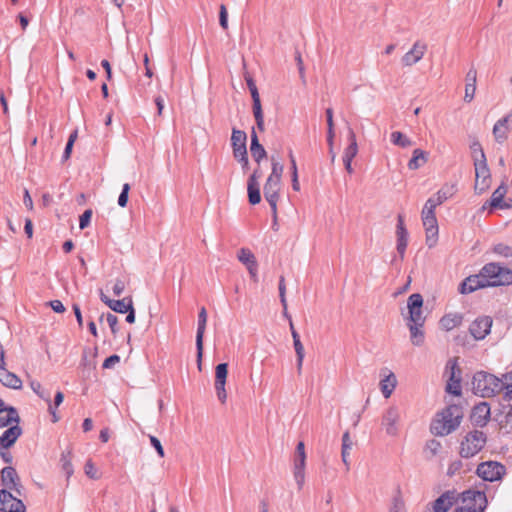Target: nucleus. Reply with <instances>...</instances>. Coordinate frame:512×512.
I'll list each match as a JSON object with an SVG mask.
<instances>
[{
    "mask_svg": "<svg viewBox=\"0 0 512 512\" xmlns=\"http://www.w3.org/2000/svg\"><path fill=\"white\" fill-rule=\"evenodd\" d=\"M397 377L391 370H384L379 382L380 391L385 399H389L397 387Z\"/></svg>",
    "mask_w": 512,
    "mask_h": 512,
    "instance_id": "nucleus-24",
    "label": "nucleus"
},
{
    "mask_svg": "<svg viewBox=\"0 0 512 512\" xmlns=\"http://www.w3.org/2000/svg\"><path fill=\"white\" fill-rule=\"evenodd\" d=\"M206 323H207V312H206V309L203 307L200 309V312L198 315V327H197V335H196L197 363H198L199 370H201V364H202L203 338H204V333H205V329H206Z\"/></svg>",
    "mask_w": 512,
    "mask_h": 512,
    "instance_id": "nucleus-19",
    "label": "nucleus"
},
{
    "mask_svg": "<svg viewBox=\"0 0 512 512\" xmlns=\"http://www.w3.org/2000/svg\"><path fill=\"white\" fill-rule=\"evenodd\" d=\"M396 236H397V251L401 256L404 255L405 250L408 245V230L405 227L404 220L401 216L398 217L397 226H396Z\"/></svg>",
    "mask_w": 512,
    "mask_h": 512,
    "instance_id": "nucleus-32",
    "label": "nucleus"
},
{
    "mask_svg": "<svg viewBox=\"0 0 512 512\" xmlns=\"http://www.w3.org/2000/svg\"><path fill=\"white\" fill-rule=\"evenodd\" d=\"M18 510H26L22 501L12 496L5 489L0 490V511L14 512Z\"/></svg>",
    "mask_w": 512,
    "mask_h": 512,
    "instance_id": "nucleus-26",
    "label": "nucleus"
},
{
    "mask_svg": "<svg viewBox=\"0 0 512 512\" xmlns=\"http://www.w3.org/2000/svg\"><path fill=\"white\" fill-rule=\"evenodd\" d=\"M120 361V358L118 355H112L105 359L103 363V368L108 369L117 364Z\"/></svg>",
    "mask_w": 512,
    "mask_h": 512,
    "instance_id": "nucleus-57",
    "label": "nucleus"
},
{
    "mask_svg": "<svg viewBox=\"0 0 512 512\" xmlns=\"http://www.w3.org/2000/svg\"><path fill=\"white\" fill-rule=\"evenodd\" d=\"M334 137H335L334 127L328 128V130H327V142H328V145H329V152L331 154V160L332 161H334L335 158H336V154H335L334 149H333Z\"/></svg>",
    "mask_w": 512,
    "mask_h": 512,
    "instance_id": "nucleus-50",
    "label": "nucleus"
},
{
    "mask_svg": "<svg viewBox=\"0 0 512 512\" xmlns=\"http://www.w3.org/2000/svg\"><path fill=\"white\" fill-rule=\"evenodd\" d=\"M475 166V191L479 194L488 190L491 183L490 172L486 163L484 151L480 144L472 146Z\"/></svg>",
    "mask_w": 512,
    "mask_h": 512,
    "instance_id": "nucleus-3",
    "label": "nucleus"
},
{
    "mask_svg": "<svg viewBox=\"0 0 512 512\" xmlns=\"http://www.w3.org/2000/svg\"><path fill=\"white\" fill-rule=\"evenodd\" d=\"M237 259L247 269L250 279L257 282L259 269L255 254L249 248H240L237 251Z\"/></svg>",
    "mask_w": 512,
    "mask_h": 512,
    "instance_id": "nucleus-13",
    "label": "nucleus"
},
{
    "mask_svg": "<svg viewBox=\"0 0 512 512\" xmlns=\"http://www.w3.org/2000/svg\"><path fill=\"white\" fill-rule=\"evenodd\" d=\"M98 292L101 301L116 313L125 314L127 311L130 310L131 306L133 305V300L131 297H125L120 300H113L109 298L103 292V290L100 289Z\"/></svg>",
    "mask_w": 512,
    "mask_h": 512,
    "instance_id": "nucleus-20",
    "label": "nucleus"
},
{
    "mask_svg": "<svg viewBox=\"0 0 512 512\" xmlns=\"http://www.w3.org/2000/svg\"><path fill=\"white\" fill-rule=\"evenodd\" d=\"M463 412L456 405L449 406L439 412L431 424V431L436 436H446L455 431L461 424Z\"/></svg>",
    "mask_w": 512,
    "mask_h": 512,
    "instance_id": "nucleus-1",
    "label": "nucleus"
},
{
    "mask_svg": "<svg viewBox=\"0 0 512 512\" xmlns=\"http://www.w3.org/2000/svg\"><path fill=\"white\" fill-rule=\"evenodd\" d=\"M502 382L496 376L487 372H477L472 379V390L481 397H490L499 392Z\"/></svg>",
    "mask_w": 512,
    "mask_h": 512,
    "instance_id": "nucleus-5",
    "label": "nucleus"
},
{
    "mask_svg": "<svg viewBox=\"0 0 512 512\" xmlns=\"http://www.w3.org/2000/svg\"><path fill=\"white\" fill-rule=\"evenodd\" d=\"M390 141L394 146L400 148H409L413 145L412 140L401 131H393L390 134Z\"/></svg>",
    "mask_w": 512,
    "mask_h": 512,
    "instance_id": "nucleus-40",
    "label": "nucleus"
},
{
    "mask_svg": "<svg viewBox=\"0 0 512 512\" xmlns=\"http://www.w3.org/2000/svg\"><path fill=\"white\" fill-rule=\"evenodd\" d=\"M17 473L14 468L6 467L1 471V482L3 486L9 489H13L16 487L17 483Z\"/></svg>",
    "mask_w": 512,
    "mask_h": 512,
    "instance_id": "nucleus-38",
    "label": "nucleus"
},
{
    "mask_svg": "<svg viewBox=\"0 0 512 512\" xmlns=\"http://www.w3.org/2000/svg\"><path fill=\"white\" fill-rule=\"evenodd\" d=\"M247 83H248V87L250 89L253 101L260 100L258 89H257L256 85L254 84V82L252 81V79H249L247 81Z\"/></svg>",
    "mask_w": 512,
    "mask_h": 512,
    "instance_id": "nucleus-58",
    "label": "nucleus"
},
{
    "mask_svg": "<svg viewBox=\"0 0 512 512\" xmlns=\"http://www.w3.org/2000/svg\"><path fill=\"white\" fill-rule=\"evenodd\" d=\"M457 188L453 183H445L438 191L429 199L426 200L425 204L437 208L445 201L451 199L456 194Z\"/></svg>",
    "mask_w": 512,
    "mask_h": 512,
    "instance_id": "nucleus-18",
    "label": "nucleus"
},
{
    "mask_svg": "<svg viewBox=\"0 0 512 512\" xmlns=\"http://www.w3.org/2000/svg\"><path fill=\"white\" fill-rule=\"evenodd\" d=\"M441 443L437 440L428 441L424 448L423 453L427 459H432L436 457L441 451Z\"/></svg>",
    "mask_w": 512,
    "mask_h": 512,
    "instance_id": "nucleus-43",
    "label": "nucleus"
},
{
    "mask_svg": "<svg viewBox=\"0 0 512 512\" xmlns=\"http://www.w3.org/2000/svg\"><path fill=\"white\" fill-rule=\"evenodd\" d=\"M250 151L257 163L261 162L267 156L264 147L260 144L258 136L254 131L251 134Z\"/></svg>",
    "mask_w": 512,
    "mask_h": 512,
    "instance_id": "nucleus-36",
    "label": "nucleus"
},
{
    "mask_svg": "<svg viewBox=\"0 0 512 512\" xmlns=\"http://www.w3.org/2000/svg\"><path fill=\"white\" fill-rule=\"evenodd\" d=\"M507 187L502 184L493 193L489 201V205L494 209H510L512 208V198H505Z\"/></svg>",
    "mask_w": 512,
    "mask_h": 512,
    "instance_id": "nucleus-25",
    "label": "nucleus"
},
{
    "mask_svg": "<svg viewBox=\"0 0 512 512\" xmlns=\"http://www.w3.org/2000/svg\"><path fill=\"white\" fill-rule=\"evenodd\" d=\"M456 502V493L447 491L438 497L432 504L433 512H447Z\"/></svg>",
    "mask_w": 512,
    "mask_h": 512,
    "instance_id": "nucleus-29",
    "label": "nucleus"
},
{
    "mask_svg": "<svg viewBox=\"0 0 512 512\" xmlns=\"http://www.w3.org/2000/svg\"><path fill=\"white\" fill-rule=\"evenodd\" d=\"M13 424H19L17 411L12 407H6L0 402V428L10 427Z\"/></svg>",
    "mask_w": 512,
    "mask_h": 512,
    "instance_id": "nucleus-30",
    "label": "nucleus"
},
{
    "mask_svg": "<svg viewBox=\"0 0 512 512\" xmlns=\"http://www.w3.org/2000/svg\"><path fill=\"white\" fill-rule=\"evenodd\" d=\"M428 46L424 41H415L409 50L402 56L401 63L404 67H412L419 63L425 56Z\"/></svg>",
    "mask_w": 512,
    "mask_h": 512,
    "instance_id": "nucleus-12",
    "label": "nucleus"
},
{
    "mask_svg": "<svg viewBox=\"0 0 512 512\" xmlns=\"http://www.w3.org/2000/svg\"><path fill=\"white\" fill-rule=\"evenodd\" d=\"M126 289V283L124 280L117 278L114 280L112 285V291L115 296H120Z\"/></svg>",
    "mask_w": 512,
    "mask_h": 512,
    "instance_id": "nucleus-49",
    "label": "nucleus"
},
{
    "mask_svg": "<svg viewBox=\"0 0 512 512\" xmlns=\"http://www.w3.org/2000/svg\"><path fill=\"white\" fill-rule=\"evenodd\" d=\"M296 457L306 458L305 445L304 442H298L296 446Z\"/></svg>",
    "mask_w": 512,
    "mask_h": 512,
    "instance_id": "nucleus-62",
    "label": "nucleus"
},
{
    "mask_svg": "<svg viewBox=\"0 0 512 512\" xmlns=\"http://www.w3.org/2000/svg\"><path fill=\"white\" fill-rule=\"evenodd\" d=\"M231 147L233 158L240 164L241 169L247 172L250 168V162L247 152V135L239 129H232Z\"/></svg>",
    "mask_w": 512,
    "mask_h": 512,
    "instance_id": "nucleus-8",
    "label": "nucleus"
},
{
    "mask_svg": "<svg viewBox=\"0 0 512 512\" xmlns=\"http://www.w3.org/2000/svg\"><path fill=\"white\" fill-rule=\"evenodd\" d=\"M84 473L91 480H99L101 473L92 460H87L84 465Z\"/></svg>",
    "mask_w": 512,
    "mask_h": 512,
    "instance_id": "nucleus-45",
    "label": "nucleus"
},
{
    "mask_svg": "<svg viewBox=\"0 0 512 512\" xmlns=\"http://www.w3.org/2000/svg\"><path fill=\"white\" fill-rule=\"evenodd\" d=\"M446 374L449 376V381L447 384V391L454 394L460 395L461 393V385H460V370L458 368L457 362L455 360H449L446 368Z\"/></svg>",
    "mask_w": 512,
    "mask_h": 512,
    "instance_id": "nucleus-17",
    "label": "nucleus"
},
{
    "mask_svg": "<svg viewBox=\"0 0 512 512\" xmlns=\"http://www.w3.org/2000/svg\"><path fill=\"white\" fill-rule=\"evenodd\" d=\"M492 324L491 317L479 316L469 325V332L475 340H483L490 333Z\"/></svg>",
    "mask_w": 512,
    "mask_h": 512,
    "instance_id": "nucleus-15",
    "label": "nucleus"
},
{
    "mask_svg": "<svg viewBox=\"0 0 512 512\" xmlns=\"http://www.w3.org/2000/svg\"><path fill=\"white\" fill-rule=\"evenodd\" d=\"M29 385L31 387V389L38 395L40 396L41 398H44L47 402H48V410L50 412V414L52 415V418H53V422H57L58 421V416L56 414V410L52 407L51 403H50V400L49 398H46L42 392V385L39 381L37 380H33L31 379L29 381Z\"/></svg>",
    "mask_w": 512,
    "mask_h": 512,
    "instance_id": "nucleus-42",
    "label": "nucleus"
},
{
    "mask_svg": "<svg viewBox=\"0 0 512 512\" xmlns=\"http://www.w3.org/2000/svg\"><path fill=\"white\" fill-rule=\"evenodd\" d=\"M228 375V364L220 363L215 367V391L218 400L224 404L227 401L226 379Z\"/></svg>",
    "mask_w": 512,
    "mask_h": 512,
    "instance_id": "nucleus-16",
    "label": "nucleus"
},
{
    "mask_svg": "<svg viewBox=\"0 0 512 512\" xmlns=\"http://www.w3.org/2000/svg\"><path fill=\"white\" fill-rule=\"evenodd\" d=\"M290 170H291L292 188L294 191L299 192L301 188H300V183H299L298 167H297L296 159L292 153L290 154Z\"/></svg>",
    "mask_w": 512,
    "mask_h": 512,
    "instance_id": "nucleus-44",
    "label": "nucleus"
},
{
    "mask_svg": "<svg viewBox=\"0 0 512 512\" xmlns=\"http://www.w3.org/2000/svg\"><path fill=\"white\" fill-rule=\"evenodd\" d=\"M220 24L224 29L228 27L227 11L224 6H221L220 9Z\"/></svg>",
    "mask_w": 512,
    "mask_h": 512,
    "instance_id": "nucleus-61",
    "label": "nucleus"
},
{
    "mask_svg": "<svg viewBox=\"0 0 512 512\" xmlns=\"http://www.w3.org/2000/svg\"><path fill=\"white\" fill-rule=\"evenodd\" d=\"M283 166L275 161L271 166V173L267 177L263 192L266 201L269 203L273 214L277 212V204L280 197Z\"/></svg>",
    "mask_w": 512,
    "mask_h": 512,
    "instance_id": "nucleus-2",
    "label": "nucleus"
},
{
    "mask_svg": "<svg viewBox=\"0 0 512 512\" xmlns=\"http://www.w3.org/2000/svg\"><path fill=\"white\" fill-rule=\"evenodd\" d=\"M25 232L28 236V238H32L33 237V224H32V221L30 219H26L25 220Z\"/></svg>",
    "mask_w": 512,
    "mask_h": 512,
    "instance_id": "nucleus-63",
    "label": "nucleus"
},
{
    "mask_svg": "<svg viewBox=\"0 0 512 512\" xmlns=\"http://www.w3.org/2000/svg\"><path fill=\"white\" fill-rule=\"evenodd\" d=\"M436 208L424 204L421 210V222L425 233V244L428 248H434L439 241V224L436 217Z\"/></svg>",
    "mask_w": 512,
    "mask_h": 512,
    "instance_id": "nucleus-4",
    "label": "nucleus"
},
{
    "mask_svg": "<svg viewBox=\"0 0 512 512\" xmlns=\"http://www.w3.org/2000/svg\"><path fill=\"white\" fill-rule=\"evenodd\" d=\"M504 473V466L495 461L484 462L477 467L478 476L485 481H498L503 477Z\"/></svg>",
    "mask_w": 512,
    "mask_h": 512,
    "instance_id": "nucleus-11",
    "label": "nucleus"
},
{
    "mask_svg": "<svg viewBox=\"0 0 512 512\" xmlns=\"http://www.w3.org/2000/svg\"><path fill=\"white\" fill-rule=\"evenodd\" d=\"M106 319H107V322H108V324H109V326L111 328L112 333L114 335H116L117 332H118V319H117V317L115 315H113V314H108Z\"/></svg>",
    "mask_w": 512,
    "mask_h": 512,
    "instance_id": "nucleus-55",
    "label": "nucleus"
},
{
    "mask_svg": "<svg viewBox=\"0 0 512 512\" xmlns=\"http://www.w3.org/2000/svg\"><path fill=\"white\" fill-rule=\"evenodd\" d=\"M21 435L19 424H13L0 436V445L3 448L12 446Z\"/></svg>",
    "mask_w": 512,
    "mask_h": 512,
    "instance_id": "nucleus-33",
    "label": "nucleus"
},
{
    "mask_svg": "<svg viewBox=\"0 0 512 512\" xmlns=\"http://www.w3.org/2000/svg\"><path fill=\"white\" fill-rule=\"evenodd\" d=\"M352 447H353L352 438H351L349 432H345L342 436V447H341V455H342L343 462L346 463Z\"/></svg>",
    "mask_w": 512,
    "mask_h": 512,
    "instance_id": "nucleus-46",
    "label": "nucleus"
},
{
    "mask_svg": "<svg viewBox=\"0 0 512 512\" xmlns=\"http://www.w3.org/2000/svg\"><path fill=\"white\" fill-rule=\"evenodd\" d=\"M0 382L14 390H19L22 388V380L13 372L8 371L6 368L0 370Z\"/></svg>",
    "mask_w": 512,
    "mask_h": 512,
    "instance_id": "nucleus-34",
    "label": "nucleus"
},
{
    "mask_svg": "<svg viewBox=\"0 0 512 512\" xmlns=\"http://www.w3.org/2000/svg\"><path fill=\"white\" fill-rule=\"evenodd\" d=\"M487 506V499L483 492L466 491L461 495V505L457 507L460 512H483Z\"/></svg>",
    "mask_w": 512,
    "mask_h": 512,
    "instance_id": "nucleus-9",
    "label": "nucleus"
},
{
    "mask_svg": "<svg viewBox=\"0 0 512 512\" xmlns=\"http://www.w3.org/2000/svg\"><path fill=\"white\" fill-rule=\"evenodd\" d=\"M428 161V153L423 149L416 148L412 152V157L408 162V168L410 170H417Z\"/></svg>",
    "mask_w": 512,
    "mask_h": 512,
    "instance_id": "nucleus-35",
    "label": "nucleus"
},
{
    "mask_svg": "<svg viewBox=\"0 0 512 512\" xmlns=\"http://www.w3.org/2000/svg\"><path fill=\"white\" fill-rule=\"evenodd\" d=\"M98 348H85L82 355V365L87 369H95L97 366Z\"/></svg>",
    "mask_w": 512,
    "mask_h": 512,
    "instance_id": "nucleus-37",
    "label": "nucleus"
},
{
    "mask_svg": "<svg viewBox=\"0 0 512 512\" xmlns=\"http://www.w3.org/2000/svg\"><path fill=\"white\" fill-rule=\"evenodd\" d=\"M130 191V185L128 183L123 184L122 191L118 197V205L122 208L126 207L128 203V194Z\"/></svg>",
    "mask_w": 512,
    "mask_h": 512,
    "instance_id": "nucleus-48",
    "label": "nucleus"
},
{
    "mask_svg": "<svg viewBox=\"0 0 512 512\" xmlns=\"http://www.w3.org/2000/svg\"><path fill=\"white\" fill-rule=\"evenodd\" d=\"M512 128V118L510 115H506L501 119L497 120L493 126V136L498 143L505 142Z\"/></svg>",
    "mask_w": 512,
    "mask_h": 512,
    "instance_id": "nucleus-22",
    "label": "nucleus"
},
{
    "mask_svg": "<svg viewBox=\"0 0 512 512\" xmlns=\"http://www.w3.org/2000/svg\"><path fill=\"white\" fill-rule=\"evenodd\" d=\"M494 251L503 257H512V248L503 244H499L494 248Z\"/></svg>",
    "mask_w": 512,
    "mask_h": 512,
    "instance_id": "nucleus-53",
    "label": "nucleus"
},
{
    "mask_svg": "<svg viewBox=\"0 0 512 512\" xmlns=\"http://www.w3.org/2000/svg\"><path fill=\"white\" fill-rule=\"evenodd\" d=\"M91 217H92V210L91 209H87L83 212V214L80 216V219H79V228L81 230L85 229L86 227L89 226L90 224V221H91Z\"/></svg>",
    "mask_w": 512,
    "mask_h": 512,
    "instance_id": "nucleus-51",
    "label": "nucleus"
},
{
    "mask_svg": "<svg viewBox=\"0 0 512 512\" xmlns=\"http://www.w3.org/2000/svg\"><path fill=\"white\" fill-rule=\"evenodd\" d=\"M462 468V462L459 461V460H456L454 462H452L449 467H448V470H447V473L449 475H454L456 474L457 472H459Z\"/></svg>",
    "mask_w": 512,
    "mask_h": 512,
    "instance_id": "nucleus-56",
    "label": "nucleus"
},
{
    "mask_svg": "<svg viewBox=\"0 0 512 512\" xmlns=\"http://www.w3.org/2000/svg\"><path fill=\"white\" fill-rule=\"evenodd\" d=\"M253 114L260 131L264 130V115L261 107V101H253Z\"/></svg>",
    "mask_w": 512,
    "mask_h": 512,
    "instance_id": "nucleus-47",
    "label": "nucleus"
},
{
    "mask_svg": "<svg viewBox=\"0 0 512 512\" xmlns=\"http://www.w3.org/2000/svg\"><path fill=\"white\" fill-rule=\"evenodd\" d=\"M489 419L490 407L486 402H481L473 407L470 420L475 426H485Z\"/></svg>",
    "mask_w": 512,
    "mask_h": 512,
    "instance_id": "nucleus-27",
    "label": "nucleus"
},
{
    "mask_svg": "<svg viewBox=\"0 0 512 512\" xmlns=\"http://www.w3.org/2000/svg\"><path fill=\"white\" fill-rule=\"evenodd\" d=\"M410 332V341L413 346L421 347L425 342V322L406 323Z\"/></svg>",
    "mask_w": 512,
    "mask_h": 512,
    "instance_id": "nucleus-31",
    "label": "nucleus"
},
{
    "mask_svg": "<svg viewBox=\"0 0 512 512\" xmlns=\"http://www.w3.org/2000/svg\"><path fill=\"white\" fill-rule=\"evenodd\" d=\"M125 314H127L126 321L129 324H133L135 322V319H136L134 305H132L130 310L127 311Z\"/></svg>",
    "mask_w": 512,
    "mask_h": 512,
    "instance_id": "nucleus-64",
    "label": "nucleus"
},
{
    "mask_svg": "<svg viewBox=\"0 0 512 512\" xmlns=\"http://www.w3.org/2000/svg\"><path fill=\"white\" fill-rule=\"evenodd\" d=\"M423 304V297L419 293L411 294L408 297L406 323L425 322Z\"/></svg>",
    "mask_w": 512,
    "mask_h": 512,
    "instance_id": "nucleus-10",
    "label": "nucleus"
},
{
    "mask_svg": "<svg viewBox=\"0 0 512 512\" xmlns=\"http://www.w3.org/2000/svg\"><path fill=\"white\" fill-rule=\"evenodd\" d=\"M149 439H150L151 445L155 448L159 457L163 458L165 456V453H164V449H163V446H162L160 440L157 437L152 436V435L149 436Z\"/></svg>",
    "mask_w": 512,
    "mask_h": 512,
    "instance_id": "nucleus-52",
    "label": "nucleus"
},
{
    "mask_svg": "<svg viewBox=\"0 0 512 512\" xmlns=\"http://www.w3.org/2000/svg\"><path fill=\"white\" fill-rule=\"evenodd\" d=\"M484 278L481 271L478 274L470 275L465 278L459 285V293L467 295L475 292L476 290L486 288Z\"/></svg>",
    "mask_w": 512,
    "mask_h": 512,
    "instance_id": "nucleus-21",
    "label": "nucleus"
},
{
    "mask_svg": "<svg viewBox=\"0 0 512 512\" xmlns=\"http://www.w3.org/2000/svg\"><path fill=\"white\" fill-rule=\"evenodd\" d=\"M50 307L53 309L56 313H63L65 311V307L59 300H53L50 302Z\"/></svg>",
    "mask_w": 512,
    "mask_h": 512,
    "instance_id": "nucleus-60",
    "label": "nucleus"
},
{
    "mask_svg": "<svg viewBox=\"0 0 512 512\" xmlns=\"http://www.w3.org/2000/svg\"><path fill=\"white\" fill-rule=\"evenodd\" d=\"M400 413L399 410L394 407H388L382 416V427L385 433L389 436H397L399 431Z\"/></svg>",
    "mask_w": 512,
    "mask_h": 512,
    "instance_id": "nucleus-14",
    "label": "nucleus"
},
{
    "mask_svg": "<svg viewBox=\"0 0 512 512\" xmlns=\"http://www.w3.org/2000/svg\"><path fill=\"white\" fill-rule=\"evenodd\" d=\"M349 145L344 149L343 158L354 159L358 153L356 134L352 129L348 131Z\"/></svg>",
    "mask_w": 512,
    "mask_h": 512,
    "instance_id": "nucleus-39",
    "label": "nucleus"
},
{
    "mask_svg": "<svg viewBox=\"0 0 512 512\" xmlns=\"http://www.w3.org/2000/svg\"><path fill=\"white\" fill-rule=\"evenodd\" d=\"M293 344L298 358V365L301 366L304 359V347L300 340L294 341Z\"/></svg>",
    "mask_w": 512,
    "mask_h": 512,
    "instance_id": "nucleus-54",
    "label": "nucleus"
},
{
    "mask_svg": "<svg viewBox=\"0 0 512 512\" xmlns=\"http://www.w3.org/2000/svg\"><path fill=\"white\" fill-rule=\"evenodd\" d=\"M487 437L482 431H471L461 440L459 445V454L462 458H472L476 456L486 445Z\"/></svg>",
    "mask_w": 512,
    "mask_h": 512,
    "instance_id": "nucleus-7",
    "label": "nucleus"
},
{
    "mask_svg": "<svg viewBox=\"0 0 512 512\" xmlns=\"http://www.w3.org/2000/svg\"><path fill=\"white\" fill-rule=\"evenodd\" d=\"M480 271L487 287L510 285L512 283V271L497 263H488Z\"/></svg>",
    "mask_w": 512,
    "mask_h": 512,
    "instance_id": "nucleus-6",
    "label": "nucleus"
},
{
    "mask_svg": "<svg viewBox=\"0 0 512 512\" xmlns=\"http://www.w3.org/2000/svg\"><path fill=\"white\" fill-rule=\"evenodd\" d=\"M260 174L258 171H254L247 183L248 199L251 205H257L261 201L260 185H259Z\"/></svg>",
    "mask_w": 512,
    "mask_h": 512,
    "instance_id": "nucleus-28",
    "label": "nucleus"
},
{
    "mask_svg": "<svg viewBox=\"0 0 512 512\" xmlns=\"http://www.w3.org/2000/svg\"><path fill=\"white\" fill-rule=\"evenodd\" d=\"M306 458L295 457L294 460V478L299 486L305 481Z\"/></svg>",
    "mask_w": 512,
    "mask_h": 512,
    "instance_id": "nucleus-41",
    "label": "nucleus"
},
{
    "mask_svg": "<svg viewBox=\"0 0 512 512\" xmlns=\"http://www.w3.org/2000/svg\"><path fill=\"white\" fill-rule=\"evenodd\" d=\"M23 202L28 210H30V211L33 210V208H34L33 200H32L30 193L27 189L24 190Z\"/></svg>",
    "mask_w": 512,
    "mask_h": 512,
    "instance_id": "nucleus-59",
    "label": "nucleus"
},
{
    "mask_svg": "<svg viewBox=\"0 0 512 512\" xmlns=\"http://www.w3.org/2000/svg\"><path fill=\"white\" fill-rule=\"evenodd\" d=\"M463 319V314L460 312H447L439 319L438 326L443 332H450L459 328Z\"/></svg>",
    "mask_w": 512,
    "mask_h": 512,
    "instance_id": "nucleus-23",
    "label": "nucleus"
}]
</instances>
